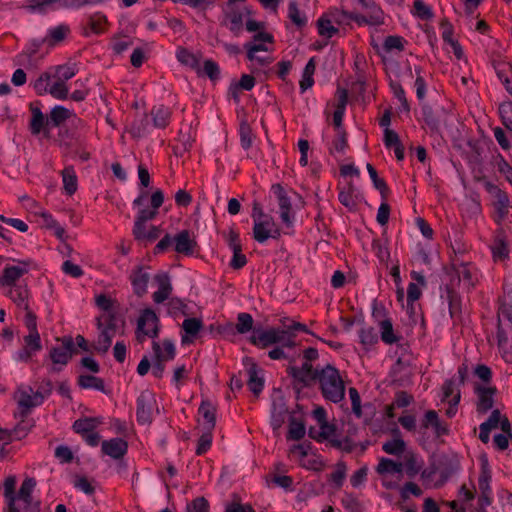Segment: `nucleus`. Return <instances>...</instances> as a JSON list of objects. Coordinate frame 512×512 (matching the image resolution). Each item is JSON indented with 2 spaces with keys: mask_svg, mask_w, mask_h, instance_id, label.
I'll return each mask as SVG.
<instances>
[{
  "mask_svg": "<svg viewBox=\"0 0 512 512\" xmlns=\"http://www.w3.org/2000/svg\"><path fill=\"white\" fill-rule=\"evenodd\" d=\"M348 134L346 131L336 132V137L332 141V146L329 148V153L333 154L334 151L344 153L348 148Z\"/></svg>",
  "mask_w": 512,
  "mask_h": 512,
  "instance_id": "62",
  "label": "nucleus"
},
{
  "mask_svg": "<svg viewBox=\"0 0 512 512\" xmlns=\"http://www.w3.org/2000/svg\"><path fill=\"white\" fill-rule=\"evenodd\" d=\"M366 169H367L368 174L372 180L374 188L379 191L382 200H387L388 196L390 194V189H389L386 181L383 178H380L378 176L377 170L375 169V167L372 164L367 163Z\"/></svg>",
  "mask_w": 512,
  "mask_h": 512,
  "instance_id": "37",
  "label": "nucleus"
},
{
  "mask_svg": "<svg viewBox=\"0 0 512 512\" xmlns=\"http://www.w3.org/2000/svg\"><path fill=\"white\" fill-rule=\"evenodd\" d=\"M342 506L348 512H363V506L360 501L351 493H345L341 499Z\"/></svg>",
  "mask_w": 512,
  "mask_h": 512,
  "instance_id": "63",
  "label": "nucleus"
},
{
  "mask_svg": "<svg viewBox=\"0 0 512 512\" xmlns=\"http://www.w3.org/2000/svg\"><path fill=\"white\" fill-rule=\"evenodd\" d=\"M152 349H153L154 355H155V362L153 364L152 374L156 378L160 379L163 377V374L165 371L164 354L162 353L159 343H157L155 341L152 343Z\"/></svg>",
  "mask_w": 512,
  "mask_h": 512,
  "instance_id": "49",
  "label": "nucleus"
},
{
  "mask_svg": "<svg viewBox=\"0 0 512 512\" xmlns=\"http://www.w3.org/2000/svg\"><path fill=\"white\" fill-rule=\"evenodd\" d=\"M177 60L200 74V60L198 56L190 52L188 49L180 47L176 53Z\"/></svg>",
  "mask_w": 512,
  "mask_h": 512,
  "instance_id": "42",
  "label": "nucleus"
},
{
  "mask_svg": "<svg viewBox=\"0 0 512 512\" xmlns=\"http://www.w3.org/2000/svg\"><path fill=\"white\" fill-rule=\"evenodd\" d=\"M310 367V380L313 386L318 383L323 398L333 403L341 402L345 397V385L340 376L339 370L327 364L324 367Z\"/></svg>",
  "mask_w": 512,
  "mask_h": 512,
  "instance_id": "2",
  "label": "nucleus"
},
{
  "mask_svg": "<svg viewBox=\"0 0 512 512\" xmlns=\"http://www.w3.org/2000/svg\"><path fill=\"white\" fill-rule=\"evenodd\" d=\"M306 434L305 422L302 419H297L293 416L289 418V427L286 439L293 441H300Z\"/></svg>",
  "mask_w": 512,
  "mask_h": 512,
  "instance_id": "38",
  "label": "nucleus"
},
{
  "mask_svg": "<svg viewBox=\"0 0 512 512\" xmlns=\"http://www.w3.org/2000/svg\"><path fill=\"white\" fill-rule=\"evenodd\" d=\"M393 439L386 441L382 445V450L390 455L400 456L406 448L405 441L401 438V432L398 428L393 430Z\"/></svg>",
  "mask_w": 512,
  "mask_h": 512,
  "instance_id": "32",
  "label": "nucleus"
},
{
  "mask_svg": "<svg viewBox=\"0 0 512 512\" xmlns=\"http://www.w3.org/2000/svg\"><path fill=\"white\" fill-rule=\"evenodd\" d=\"M36 486L35 478L29 477L23 480L19 490L16 492V502L17 501H29L33 499L32 493Z\"/></svg>",
  "mask_w": 512,
  "mask_h": 512,
  "instance_id": "50",
  "label": "nucleus"
},
{
  "mask_svg": "<svg viewBox=\"0 0 512 512\" xmlns=\"http://www.w3.org/2000/svg\"><path fill=\"white\" fill-rule=\"evenodd\" d=\"M63 189L65 193L72 196L78 189V177L76 175L74 166H66L62 172Z\"/></svg>",
  "mask_w": 512,
  "mask_h": 512,
  "instance_id": "35",
  "label": "nucleus"
},
{
  "mask_svg": "<svg viewBox=\"0 0 512 512\" xmlns=\"http://www.w3.org/2000/svg\"><path fill=\"white\" fill-rule=\"evenodd\" d=\"M42 107L40 100L29 103V111L31 112L29 131L34 136L43 133L48 137L50 129L61 128L65 126L67 121L71 123V120L77 117L73 110L62 105H55L48 115L42 112Z\"/></svg>",
  "mask_w": 512,
  "mask_h": 512,
  "instance_id": "1",
  "label": "nucleus"
},
{
  "mask_svg": "<svg viewBox=\"0 0 512 512\" xmlns=\"http://www.w3.org/2000/svg\"><path fill=\"white\" fill-rule=\"evenodd\" d=\"M254 319L251 314L246 312L238 313L236 324L227 323L224 326L217 327V334H246L250 331L254 333Z\"/></svg>",
  "mask_w": 512,
  "mask_h": 512,
  "instance_id": "12",
  "label": "nucleus"
},
{
  "mask_svg": "<svg viewBox=\"0 0 512 512\" xmlns=\"http://www.w3.org/2000/svg\"><path fill=\"white\" fill-rule=\"evenodd\" d=\"M331 23L339 26L350 25V12L344 9L331 8L325 12Z\"/></svg>",
  "mask_w": 512,
  "mask_h": 512,
  "instance_id": "51",
  "label": "nucleus"
},
{
  "mask_svg": "<svg viewBox=\"0 0 512 512\" xmlns=\"http://www.w3.org/2000/svg\"><path fill=\"white\" fill-rule=\"evenodd\" d=\"M288 414V407L285 397L279 395L272 399L270 424L274 430L279 429L285 422L286 415Z\"/></svg>",
  "mask_w": 512,
  "mask_h": 512,
  "instance_id": "20",
  "label": "nucleus"
},
{
  "mask_svg": "<svg viewBox=\"0 0 512 512\" xmlns=\"http://www.w3.org/2000/svg\"><path fill=\"white\" fill-rule=\"evenodd\" d=\"M70 32L71 29L69 25L62 23L58 26L50 28L45 39L49 46H55L56 44L62 42L67 37V35L70 34Z\"/></svg>",
  "mask_w": 512,
  "mask_h": 512,
  "instance_id": "40",
  "label": "nucleus"
},
{
  "mask_svg": "<svg viewBox=\"0 0 512 512\" xmlns=\"http://www.w3.org/2000/svg\"><path fill=\"white\" fill-rule=\"evenodd\" d=\"M187 512H210V505L205 497H197L187 504Z\"/></svg>",
  "mask_w": 512,
  "mask_h": 512,
  "instance_id": "64",
  "label": "nucleus"
},
{
  "mask_svg": "<svg viewBox=\"0 0 512 512\" xmlns=\"http://www.w3.org/2000/svg\"><path fill=\"white\" fill-rule=\"evenodd\" d=\"M474 394L477 396L476 411L478 414H486L494 406V398L498 393L495 386H485L478 382L473 385Z\"/></svg>",
  "mask_w": 512,
  "mask_h": 512,
  "instance_id": "10",
  "label": "nucleus"
},
{
  "mask_svg": "<svg viewBox=\"0 0 512 512\" xmlns=\"http://www.w3.org/2000/svg\"><path fill=\"white\" fill-rule=\"evenodd\" d=\"M271 191L277 199L282 222L286 227H292L294 223V216L292 214L291 199L287 195L286 190L280 183H276L271 186Z\"/></svg>",
  "mask_w": 512,
  "mask_h": 512,
  "instance_id": "11",
  "label": "nucleus"
},
{
  "mask_svg": "<svg viewBox=\"0 0 512 512\" xmlns=\"http://www.w3.org/2000/svg\"><path fill=\"white\" fill-rule=\"evenodd\" d=\"M310 367L307 364L304 366L289 365L286 368L288 377L291 378V386L295 392V397L299 400L302 397V391L305 388L313 387L310 380Z\"/></svg>",
  "mask_w": 512,
  "mask_h": 512,
  "instance_id": "8",
  "label": "nucleus"
},
{
  "mask_svg": "<svg viewBox=\"0 0 512 512\" xmlns=\"http://www.w3.org/2000/svg\"><path fill=\"white\" fill-rule=\"evenodd\" d=\"M77 384L81 389H95L106 395L110 393V391L105 387L104 380L94 375H80L77 379Z\"/></svg>",
  "mask_w": 512,
  "mask_h": 512,
  "instance_id": "33",
  "label": "nucleus"
},
{
  "mask_svg": "<svg viewBox=\"0 0 512 512\" xmlns=\"http://www.w3.org/2000/svg\"><path fill=\"white\" fill-rule=\"evenodd\" d=\"M381 340L388 345H392L400 340V336L395 335L393 323L390 318L379 322Z\"/></svg>",
  "mask_w": 512,
  "mask_h": 512,
  "instance_id": "44",
  "label": "nucleus"
},
{
  "mask_svg": "<svg viewBox=\"0 0 512 512\" xmlns=\"http://www.w3.org/2000/svg\"><path fill=\"white\" fill-rule=\"evenodd\" d=\"M485 188L487 190V192H489L490 194H492L496 201L494 203V206H495V210L497 212V215H498V221H502L508 214V206H509V197H508V194L503 191L502 189H500L497 185L491 183V182H486L485 183Z\"/></svg>",
  "mask_w": 512,
  "mask_h": 512,
  "instance_id": "18",
  "label": "nucleus"
},
{
  "mask_svg": "<svg viewBox=\"0 0 512 512\" xmlns=\"http://www.w3.org/2000/svg\"><path fill=\"white\" fill-rule=\"evenodd\" d=\"M130 281L133 292L138 297H142L147 293V287L150 280V274L143 271V267L138 265L130 274Z\"/></svg>",
  "mask_w": 512,
  "mask_h": 512,
  "instance_id": "23",
  "label": "nucleus"
},
{
  "mask_svg": "<svg viewBox=\"0 0 512 512\" xmlns=\"http://www.w3.org/2000/svg\"><path fill=\"white\" fill-rule=\"evenodd\" d=\"M52 75L49 72L41 73L35 80L30 82V85L39 96L49 93L51 87Z\"/></svg>",
  "mask_w": 512,
  "mask_h": 512,
  "instance_id": "46",
  "label": "nucleus"
},
{
  "mask_svg": "<svg viewBox=\"0 0 512 512\" xmlns=\"http://www.w3.org/2000/svg\"><path fill=\"white\" fill-rule=\"evenodd\" d=\"M275 226V222L271 216H266V219L256 220L253 225V238L258 243H265L270 238L271 227Z\"/></svg>",
  "mask_w": 512,
  "mask_h": 512,
  "instance_id": "28",
  "label": "nucleus"
},
{
  "mask_svg": "<svg viewBox=\"0 0 512 512\" xmlns=\"http://www.w3.org/2000/svg\"><path fill=\"white\" fill-rule=\"evenodd\" d=\"M154 280L158 285V290L153 293L152 298L155 303L160 304L169 298L172 292V284L170 276L166 272L157 273Z\"/></svg>",
  "mask_w": 512,
  "mask_h": 512,
  "instance_id": "22",
  "label": "nucleus"
},
{
  "mask_svg": "<svg viewBox=\"0 0 512 512\" xmlns=\"http://www.w3.org/2000/svg\"><path fill=\"white\" fill-rule=\"evenodd\" d=\"M422 119L431 133L440 132L441 126L446 124L450 116L449 110L443 106L433 108L428 103H421Z\"/></svg>",
  "mask_w": 512,
  "mask_h": 512,
  "instance_id": "6",
  "label": "nucleus"
},
{
  "mask_svg": "<svg viewBox=\"0 0 512 512\" xmlns=\"http://www.w3.org/2000/svg\"><path fill=\"white\" fill-rule=\"evenodd\" d=\"M492 255L495 260H504L509 257V249L506 237L503 232H500L494 239L491 246Z\"/></svg>",
  "mask_w": 512,
  "mask_h": 512,
  "instance_id": "41",
  "label": "nucleus"
},
{
  "mask_svg": "<svg viewBox=\"0 0 512 512\" xmlns=\"http://www.w3.org/2000/svg\"><path fill=\"white\" fill-rule=\"evenodd\" d=\"M202 327L203 322L201 319L195 317L186 318L182 323V329L185 332V334L181 336L182 344L192 343Z\"/></svg>",
  "mask_w": 512,
  "mask_h": 512,
  "instance_id": "29",
  "label": "nucleus"
},
{
  "mask_svg": "<svg viewBox=\"0 0 512 512\" xmlns=\"http://www.w3.org/2000/svg\"><path fill=\"white\" fill-rule=\"evenodd\" d=\"M263 370L258 367L257 364H253L252 368H248V381L247 385L249 390L255 395L258 396L264 389V378L259 374L262 373Z\"/></svg>",
  "mask_w": 512,
  "mask_h": 512,
  "instance_id": "30",
  "label": "nucleus"
},
{
  "mask_svg": "<svg viewBox=\"0 0 512 512\" xmlns=\"http://www.w3.org/2000/svg\"><path fill=\"white\" fill-rule=\"evenodd\" d=\"M57 341H60L62 345L53 346L49 351V358L54 364L52 368L54 372H60L62 367L66 366L72 357L79 352L72 336H63L57 338Z\"/></svg>",
  "mask_w": 512,
  "mask_h": 512,
  "instance_id": "4",
  "label": "nucleus"
},
{
  "mask_svg": "<svg viewBox=\"0 0 512 512\" xmlns=\"http://www.w3.org/2000/svg\"><path fill=\"white\" fill-rule=\"evenodd\" d=\"M216 406L208 399L201 401L198 414L203 418L205 430H214L216 425Z\"/></svg>",
  "mask_w": 512,
  "mask_h": 512,
  "instance_id": "27",
  "label": "nucleus"
},
{
  "mask_svg": "<svg viewBox=\"0 0 512 512\" xmlns=\"http://www.w3.org/2000/svg\"><path fill=\"white\" fill-rule=\"evenodd\" d=\"M498 112L502 124L510 131H512V101L507 100L502 102L498 107Z\"/></svg>",
  "mask_w": 512,
  "mask_h": 512,
  "instance_id": "60",
  "label": "nucleus"
},
{
  "mask_svg": "<svg viewBox=\"0 0 512 512\" xmlns=\"http://www.w3.org/2000/svg\"><path fill=\"white\" fill-rule=\"evenodd\" d=\"M413 15L421 20H431L434 17L432 8L427 5L423 0H414Z\"/></svg>",
  "mask_w": 512,
  "mask_h": 512,
  "instance_id": "57",
  "label": "nucleus"
},
{
  "mask_svg": "<svg viewBox=\"0 0 512 512\" xmlns=\"http://www.w3.org/2000/svg\"><path fill=\"white\" fill-rule=\"evenodd\" d=\"M63 153L72 159L78 158L81 162H87L91 158L87 137L83 132L74 141L64 143Z\"/></svg>",
  "mask_w": 512,
  "mask_h": 512,
  "instance_id": "13",
  "label": "nucleus"
},
{
  "mask_svg": "<svg viewBox=\"0 0 512 512\" xmlns=\"http://www.w3.org/2000/svg\"><path fill=\"white\" fill-rule=\"evenodd\" d=\"M497 343L500 350H503L506 361H512V352H508L505 347L508 343V336L505 329L502 327L501 318L498 315L497 319V331H496Z\"/></svg>",
  "mask_w": 512,
  "mask_h": 512,
  "instance_id": "52",
  "label": "nucleus"
},
{
  "mask_svg": "<svg viewBox=\"0 0 512 512\" xmlns=\"http://www.w3.org/2000/svg\"><path fill=\"white\" fill-rule=\"evenodd\" d=\"M431 430L434 439H440L450 433L449 424L442 421L435 410H427L420 420L418 432L424 441L429 439L428 431Z\"/></svg>",
  "mask_w": 512,
  "mask_h": 512,
  "instance_id": "3",
  "label": "nucleus"
},
{
  "mask_svg": "<svg viewBox=\"0 0 512 512\" xmlns=\"http://www.w3.org/2000/svg\"><path fill=\"white\" fill-rule=\"evenodd\" d=\"M175 247L177 253L190 256L194 253L197 242L191 239L189 230H182L174 237Z\"/></svg>",
  "mask_w": 512,
  "mask_h": 512,
  "instance_id": "26",
  "label": "nucleus"
},
{
  "mask_svg": "<svg viewBox=\"0 0 512 512\" xmlns=\"http://www.w3.org/2000/svg\"><path fill=\"white\" fill-rule=\"evenodd\" d=\"M286 334L287 331L280 328L264 330L261 326H258V328H254V333H252L248 340L257 348L265 349L271 345L282 342Z\"/></svg>",
  "mask_w": 512,
  "mask_h": 512,
  "instance_id": "7",
  "label": "nucleus"
},
{
  "mask_svg": "<svg viewBox=\"0 0 512 512\" xmlns=\"http://www.w3.org/2000/svg\"><path fill=\"white\" fill-rule=\"evenodd\" d=\"M433 461L435 463L436 470L440 475L441 485L460 469V463L454 455L441 454Z\"/></svg>",
  "mask_w": 512,
  "mask_h": 512,
  "instance_id": "14",
  "label": "nucleus"
},
{
  "mask_svg": "<svg viewBox=\"0 0 512 512\" xmlns=\"http://www.w3.org/2000/svg\"><path fill=\"white\" fill-rule=\"evenodd\" d=\"M220 67L217 62L212 59H206L203 63V68H200V74L207 76L212 82H216L220 79Z\"/></svg>",
  "mask_w": 512,
  "mask_h": 512,
  "instance_id": "55",
  "label": "nucleus"
},
{
  "mask_svg": "<svg viewBox=\"0 0 512 512\" xmlns=\"http://www.w3.org/2000/svg\"><path fill=\"white\" fill-rule=\"evenodd\" d=\"M446 299L448 302L449 315L453 321V325H459L462 323V297L461 295L450 285H446Z\"/></svg>",
  "mask_w": 512,
  "mask_h": 512,
  "instance_id": "17",
  "label": "nucleus"
},
{
  "mask_svg": "<svg viewBox=\"0 0 512 512\" xmlns=\"http://www.w3.org/2000/svg\"><path fill=\"white\" fill-rule=\"evenodd\" d=\"M288 18L299 29L304 28L308 22L307 16L299 10L298 3L294 0L288 4Z\"/></svg>",
  "mask_w": 512,
  "mask_h": 512,
  "instance_id": "45",
  "label": "nucleus"
},
{
  "mask_svg": "<svg viewBox=\"0 0 512 512\" xmlns=\"http://www.w3.org/2000/svg\"><path fill=\"white\" fill-rule=\"evenodd\" d=\"M85 126L86 124L83 119L75 117L71 120L69 125L58 128L57 142L59 147L63 150L65 148L64 143L74 141L79 135L83 133Z\"/></svg>",
  "mask_w": 512,
  "mask_h": 512,
  "instance_id": "16",
  "label": "nucleus"
},
{
  "mask_svg": "<svg viewBox=\"0 0 512 512\" xmlns=\"http://www.w3.org/2000/svg\"><path fill=\"white\" fill-rule=\"evenodd\" d=\"M336 96L337 105L333 113V126L336 132L346 131L343 127V118L348 103V91L345 88L338 87Z\"/></svg>",
  "mask_w": 512,
  "mask_h": 512,
  "instance_id": "21",
  "label": "nucleus"
},
{
  "mask_svg": "<svg viewBox=\"0 0 512 512\" xmlns=\"http://www.w3.org/2000/svg\"><path fill=\"white\" fill-rule=\"evenodd\" d=\"M491 65L498 77L502 82L505 78L512 76V64L504 60L493 59Z\"/></svg>",
  "mask_w": 512,
  "mask_h": 512,
  "instance_id": "59",
  "label": "nucleus"
},
{
  "mask_svg": "<svg viewBox=\"0 0 512 512\" xmlns=\"http://www.w3.org/2000/svg\"><path fill=\"white\" fill-rule=\"evenodd\" d=\"M109 24L107 16L98 11L88 16V26L93 34L100 35L106 31L105 26Z\"/></svg>",
  "mask_w": 512,
  "mask_h": 512,
  "instance_id": "43",
  "label": "nucleus"
},
{
  "mask_svg": "<svg viewBox=\"0 0 512 512\" xmlns=\"http://www.w3.org/2000/svg\"><path fill=\"white\" fill-rule=\"evenodd\" d=\"M115 335L110 332L100 330L97 341L94 342L91 347L94 352L99 354H105L108 352L112 344V339Z\"/></svg>",
  "mask_w": 512,
  "mask_h": 512,
  "instance_id": "48",
  "label": "nucleus"
},
{
  "mask_svg": "<svg viewBox=\"0 0 512 512\" xmlns=\"http://www.w3.org/2000/svg\"><path fill=\"white\" fill-rule=\"evenodd\" d=\"M406 42L407 41L402 36L389 35L384 39L382 48L386 53H390L393 50L401 52L405 49Z\"/></svg>",
  "mask_w": 512,
  "mask_h": 512,
  "instance_id": "54",
  "label": "nucleus"
},
{
  "mask_svg": "<svg viewBox=\"0 0 512 512\" xmlns=\"http://www.w3.org/2000/svg\"><path fill=\"white\" fill-rule=\"evenodd\" d=\"M101 451L104 455L113 459H122L128 451V442L120 437L104 440L101 443Z\"/></svg>",
  "mask_w": 512,
  "mask_h": 512,
  "instance_id": "19",
  "label": "nucleus"
},
{
  "mask_svg": "<svg viewBox=\"0 0 512 512\" xmlns=\"http://www.w3.org/2000/svg\"><path fill=\"white\" fill-rule=\"evenodd\" d=\"M160 332V319L151 308H145L141 311L137 321L136 338L143 342L145 337L152 339L158 338Z\"/></svg>",
  "mask_w": 512,
  "mask_h": 512,
  "instance_id": "5",
  "label": "nucleus"
},
{
  "mask_svg": "<svg viewBox=\"0 0 512 512\" xmlns=\"http://www.w3.org/2000/svg\"><path fill=\"white\" fill-rule=\"evenodd\" d=\"M222 237L224 238L227 246L233 251H242V244L240 240V234L234 228H230L228 232L222 231Z\"/></svg>",
  "mask_w": 512,
  "mask_h": 512,
  "instance_id": "58",
  "label": "nucleus"
},
{
  "mask_svg": "<svg viewBox=\"0 0 512 512\" xmlns=\"http://www.w3.org/2000/svg\"><path fill=\"white\" fill-rule=\"evenodd\" d=\"M150 118L147 113L137 116L130 125L128 133L133 139H141L150 133Z\"/></svg>",
  "mask_w": 512,
  "mask_h": 512,
  "instance_id": "25",
  "label": "nucleus"
},
{
  "mask_svg": "<svg viewBox=\"0 0 512 512\" xmlns=\"http://www.w3.org/2000/svg\"><path fill=\"white\" fill-rule=\"evenodd\" d=\"M335 432L336 426L334 424L328 423L327 421L320 426V431L317 432V435H314V427H310L308 430V436L319 443L323 442L324 440L329 442V439H332L331 436L334 435Z\"/></svg>",
  "mask_w": 512,
  "mask_h": 512,
  "instance_id": "47",
  "label": "nucleus"
},
{
  "mask_svg": "<svg viewBox=\"0 0 512 512\" xmlns=\"http://www.w3.org/2000/svg\"><path fill=\"white\" fill-rule=\"evenodd\" d=\"M102 424V418L99 417H84L74 421L72 429L75 433L84 436L88 433L95 431L98 425Z\"/></svg>",
  "mask_w": 512,
  "mask_h": 512,
  "instance_id": "31",
  "label": "nucleus"
},
{
  "mask_svg": "<svg viewBox=\"0 0 512 512\" xmlns=\"http://www.w3.org/2000/svg\"><path fill=\"white\" fill-rule=\"evenodd\" d=\"M152 116V126L158 129L166 128L170 123L171 112L164 105L154 106L150 112Z\"/></svg>",
  "mask_w": 512,
  "mask_h": 512,
  "instance_id": "34",
  "label": "nucleus"
},
{
  "mask_svg": "<svg viewBox=\"0 0 512 512\" xmlns=\"http://www.w3.org/2000/svg\"><path fill=\"white\" fill-rule=\"evenodd\" d=\"M29 294L30 292L27 285H24L10 288L7 296L17 305V307L28 310L30 308L27 301Z\"/></svg>",
  "mask_w": 512,
  "mask_h": 512,
  "instance_id": "36",
  "label": "nucleus"
},
{
  "mask_svg": "<svg viewBox=\"0 0 512 512\" xmlns=\"http://www.w3.org/2000/svg\"><path fill=\"white\" fill-rule=\"evenodd\" d=\"M16 478L9 476L3 483V496L5 499L6 507L4 512H21L16 504Z\"/></svg>",
  "mask_w": 512,
  "mask_h": 512,
  "instance_id": "24",
  "label": "nucleus"
},
{
  "mask_svg": "<svg viewBox=\"0 0 512 512\" xmlns=\"http://www.w3.org/2000/svg\"><path fill=\"white\" fill-rule=\"evenodd\" d=\"M403 470V464L400 462H396L389 458H382L377 465L376 471L379 474H394V473H401Z\"/></svg>",
  "mask_w": 512,
  "mask_h": 512,
  "instance_id": "53",
  "label": "nucleus"
},
{
  "mask_svg": "<svg viewBox=\"0 0 512 512\" xmlns=\"http://www.w3.org/2000/svg\"><path fill=\"white\" fill-rule=\"evenodd\" d=\"M33 390L31 387H29V392L27 391H20L19 399H18V406L22 408L21 410V416L26 417L30 411L31 408L36 407L35 402H33V398L30 393H32Z\"/></svg>",
  "mask_w": 512,
  "mask_h": 512,
  "instance_id": "61",
  "label": "nucleus"
},
{
  "mask_svg": "<svg viewBox=\"0 0 512 512\" xmlns=\"http://www.w3.org/2000/svg\"><path fill=\"white\" fill-rule=\"evenodd\" d=\"M105 322H102V317L97 318V328L99 330L110 332L111 334L115 335L118 325H117V315L110 311L106 316H104Z\"/></svg>",
  "mask_w": 512,
  "mask_h": 512,
  "instance_id": "56",
  "label": "nucleus"
},
{
  "mask_svg": "<svg viewBox=\"0 0 512 512\" xmlns=\"http://www.w3.org/2000/svg\"><path fill=\"white\" fill-rule=\"evenodd\" d=\"M491 478L492 476L488 465V461L487 459H484L481 463V470L478 478V487L480 490V495H492V488L490 486Z\"/></svg>",
  "mask_w": 512,
  "mask_h": 512,
  "instance_id": "39",
  "label": "nucleus"
},
{
  "mask_svg": "<svg viewBox=\"0 0 512 512\" xmlns=\"http://www.w3.org/2000/svg\"><path fill=\"white\" fill-rule=\"evenodd\" d=\"M18 266H5L2 270V276L7 287H16V282L28 272L30 267H36L34 261L30 258L17 260Z\"/></svg>",
  "mask_w": 512,
  "mask_h": 512,
  "instance_id": "15",
  "label": "nucleus"
},
{
  "mask_svg": "<svg viewBox=\"0 0 512 512\" xmlns=\"http://www.w3.org/2000/svg\"><path fill=\"white\" fill-rule=\"evenodd\" d=\"M156 405L154 394L144 390L136 399V420L140 425H150L153 421V409Z\"/></svg>",
  "mask_w": 512,
  "mask_h": 512,
  "instance_id": "9",
  "label": "nucleus"
}]
</instances>
